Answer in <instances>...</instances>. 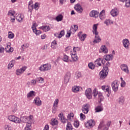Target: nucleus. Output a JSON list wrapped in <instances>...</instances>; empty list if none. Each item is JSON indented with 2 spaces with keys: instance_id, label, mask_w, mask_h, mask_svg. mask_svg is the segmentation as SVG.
<instances>
[{
  "instance_id": "f257e3e1",
  "label": "nucleus",
  "mask_w": 130,
  "mask_h": 130,
  "mask_svg": "<svg viewBox=\"0 0 130 130\" xmlns=\"http://www.w3.org/2000/svg\"><path fill=\"white\" fill-rule=\"evenodd\" d=\"M33 116L30 115L28 117L23 116L20 118L21 122L26 123V125L24 128V130H31V125L32 124V119Z\"/></svg>"
},
{
  "instance_id": "f03ea898",
  "label": "nucleus",
  "mask_w": 130,
  "mask_h": 130,
  "mask_svg": "<svg viewBox=\"0 0 130 130\" xmlns=\"http://www.w3.org/2000/svg\"><path fill=\"white\" fill-rule=\"evenodd\" d=\"M58 117H59L60 121L62 123H67V125L66 127V130H72L73 129V126H72V123L68 121V119L64 117V115H63V113H60L58 115Z\"/></svg>"
},
{
  "instance_id": "7ed1b4c3",
  "label": "nucleus",
  "mask_w": 130,
  "mask_h": 130,
  "mask_svg": "<svg viewBox=\"0 0 130 130\" xmlns=\"http://www.w3.org/2000/svg\"><path fill=\"white\" fill-rule=\"evenodd\" d=\"M109 72V70H108V68L104 67V70H102L99 73L100 79L102 80H104V79L107 77V75H108Z\"/></svg>"
},
{
  "instance_id": "20e7f679",
  "label": "nucleus",
  "mask_w": 130,
  "mask_h": 130,
  "mask_svg": "<svg viewBox=\"0 0 130 130\" xmlns=\"http://www.w3.org/2000/svg\"><path fill=\"white\" fill-rule=\"evenodd\" d=\"M8 119L15 123H20L21 122V119L16 117L15 115H10L8 116Z\"/></svg>"
},
{
  "instance_id": "39448f33",
  "label": "nucleus",
  "mask_w": 130,
  "mask_h": 130,
  "mask_svg": "<svg viewBox=\"0 0 130 130\" xmlns=\"http://www.w3.org/2000/svg\"><path fill=\"white\" fill-rule=\"evenodd\" d=\"M50 70H51V64L50 63L43 64L39 67V70L41 72H46Z\"/></svg>"
},
{
  "instance_id": "423d86ee",
  "label": "nucleus",
  "mask_w": 130,
  "mask_h": 130,
  "mask_svg": "<svg viewBox=\"0 0 130 130\" xmlns=\"http://www.w3.org/2000/svg\"><path fill=\"white\" fill-rule=\"evenodd\" d=\"M102 90L105 91L106 93H107V97H109L110 96V94H111V90H110V86L108 85H104L102 87Z\"/></svg>"
},
{
  "instance_id": "0eeeda50",
  "label": "nucleus",
  "mask_w": 130,
  "mask_h": 130,
  "mask_svg": "<svg viewBox=\"0 0 130 130\" xmlns=\"http://www.w3.org/2000/svg\"><path fill=\"white\" fill-rule=\"evenodd\" d=\"M71 72H68L66 73L64 76V80H63V82L64 84H68L69 82H70V79H71Z\"/></svg>"
},
{
  "instance_id": "6e6552de",
  "label": "nucleus",
  "mask_w": 130,
  "mask_h": 130,
  "mask_svg": "<svg viewBox=\"0 0 130 130\" xmlns=\"http://www.w3.org/2000/svg\"><path fill=\"white\" fill-rule=\"evenodd\" d=\"M89 108H90V105H89L88 104H85L83 105L82 106V111L85 114H87L89 112Z\"/></svg>"
},
{
  "instance_id": "1a4fd4ad",
  "label": "nucleus",
  "mask_w": 130,
  "mask_h": 130,
  "mask_svg": "<svg viewBox=\"0 0 130 130\" xmlns=\"http://www.w3.org/2000/svg\"><path fill=\"white\" fill-rule=\"evenodd\" d=\"M26 70H27V67L26 66L22 67L20 69H17L16 71V75H17V76H21Z\"/></svg>"
},
{
  "instance_id": "9d476101",
  "label": "nucleus",
  "mask_w": 130,
  "mask_h": 130,
  "mask_svg": "<svg viewBox=\"0 0 130 130\" xmlns=\"http://www.w3.org/2000/svg\"><path fill=\"white\" fill-rule=\"evenodd\" d=\"M112 88L114 92H117L118 90V81L117 80L114 81L112 83Z\"/></svg>"
},
{
  "instance_id": "9b49d317",
  "label": "nucleus",
  "mask_w": 130,
  "mask_h": 130,
  "mask_svg": "<svg viewBox=\"0 0 130 130\" xmlns=\"http://www.w3.org/2000/svg\"><path fill=\"white\" fill-rule=\"evenodd\" d=\"M85 95L88 99H92V89L87 88L85 92Z\"/></svg>"
},
{
  "instance_id": "f8f14e48",
  "label": "nucleus",
  "mask_w": 130,
  "mask_h": 130,
  "mask_svg": "<svg viewBox=\"0 0 130 130\" xmlns=\"http://www.w3.org/2000/svg\"><path fill=\"white\" fill-rule=\"evenodd\" d=\"M119 14V10L116 8H114L111 11V15L112 17H116V16H118Z\"/></svg>"
},
{
  "instance_id": "ddd939ff",
  "label": "nucleus",
  "mask_w": 130,
  "mask_h": 130,
  "mask_svg": "<svg viewBox=\"0 0 130 130\" xmlns=\"http://www.w3.org/2000/svg\"><path fill=\"white\" fill-rule=\"evenodd\" d=\"M94 124H95L94 120L90 119L85 124V126L86 127H88V128H92V127L94 125Z\"/></svg>"
},
{
  "instance_id": "4468645a",
  "label": "nucleus",
  "mask_w": 130,
  "mask_h": 130,
  "mask_svg": "<svg viewBox=\"0 0 130 130\" xmlns=\"http://www.w3.org/2000/svg\"><path fill=\"white\" fill-rule=\"evenodd\" d=\"M121 70L126 74H129L128 67H127V65L125 64H122L121 65Z\"/></svg>"
},
{
  "instance_id": "2eb2a0df",
  "label": "nucleus",
  "mask_w": 130,
  "mask_h": 130,
  "mask_svg": "<svg viewBox=\"0 0 130 130\" xmlns=\"http://www.w3.org/2000/svg\"><path fill=\"white\" fill-rule=\"evenodd\" d=\"M89 16L93 18H98L99 16V12L96 10H92L90 12Z\"/></svg>"
},
{
  "instance_id": "dca6fc26",
  "label": "nucleus",
  "mask_w": 130,
  "mask_h": 130,
  "mask_svg": "<svg viewBox=\"0 0 130 130\" xmlns=\"http://www.w3.org/2000/svg\"><path fill=\"white\" fill-rule=\"evenodd\" d=\"M74 9L76 10L77 13H79V14H82V13H83V8L80 4L76 5L74 7Z\"/></svg>"
},
{
  "instance_id": "f3484780",
  "label": "nucleus",
  "mask_w": 130,
  "mask_h": 130,
  "mask_svg": "<svg viewBox=\"0 0 130 130\" xmlns=\"http://www.w3.org/2000/svg\"><path fill=\"white\" fill-rule=\"evenodd\" d=\"M117 101L120 105H123L124 104V102L125 101V98L124 96L121 95L118 99Z\"/></svg>"
},
{
  "instance_id": "a211bd4d",
  "label": "nucleus",
  "mask_w": 130,
  "mask_h": 130,
  "mask_svg": "<svg viewBox=\"0 0 130 130\" xmlns=\"http://www.w3.org/2000/svg\"><path fill=\"white\" fill-rule=\"evenodd\" d=\"M78 36L79 37L80 40L81 41H85V39H86V37H87V35L86 34H83L82 32H79L78 34Z\"/></svg>"
},
{
  "instance_id": "6ab92c4d",
  "label": "nucleus",
  "mask_w": 130,
  "mask_h": 130,
  "mask_svg": "<svg viewBox=\"0 0 130 130\" xmlns=\"http://www.w3.org/2000/svg\"><path fill=\"white\" fill-rule=\"evenodd\" d=\"M122 43L124 47L127 49L128 48V46H129V41L127 39H124L122 41Z\"/></svg>"
},
{
  "instance_id": "aec40b11",
  "label": "nucleus",
  "mask_w": 130,
  "mask_h": 130,
  "mask_svg": "<svg viewBox=\"0 0 130 130\" xmlns=\"http://www.w3.org/2000/svg\"><path fill=\"white\" fill-rule=\"evenodd\" d=\"M35 104L37 105V106H41L42 105V102L40 100V98L39 97H37L34 100Z\"/></svg>"
},
{
  "instance_id": "412c9836",
  "label": "nucleus",
  "mask_w": 130,
  "mask_h": 130,
  "mask_svg": "<svg viewBox=\"0 0 130 130\" xmlns=\"http://www.w3.org/2000/svg\"><path fill=\"white\" fill-rule=\"evenodd\" d=\"M99 52L100 53L103 52V53H108V49H107L106 46L102 45L99 50Z\"/></svg>"
},
{
  "instance_id": "4be33fe9",
  "label": "nucleus",
  "mask_w": 130,
  "mask_h": 130,
  "mask_svg": "<svg viewBox=\"0 0 130 130\" xmlns=\"http://www.w3.org/2000/svg\"><path fill=\"white\" fill-rule=\"evenodd\" d=\"M98 28V24H93L92 26V32L94 35H97V34H99V32L97 31V29Z\"/></svg>"
},
{
  "instance_id": "5701e85b",
  "label": "nucleus",
  "mask_w": 130,
  "mask_h": 130,
  "mask_svg": "<svg viewBox=\"0 0 130 130\" xmlns=\"http://www.w3.org/2000/svg\"><path fill=\"white\" fill-rule=\"evenodd\" d=\"M99 42H101V38L98 34L95 35L94 40H93V43H99Z\"/></svg>"
},
{
  "instance_id": "b1692460",
  "label": "nucleus",
  "mask_w": 130,
  "mask_h": 130,
  "mask_svg": "<svg viewBox=\"0 0 130 130\" xmlns=\"http://www.w3.org/2000/svg\"><path fill=\"white\" fill-rule=\"evenodd\" d=\"M104 24L107 26H110V25H112V24H113V21L111 19H107L104 21Z\"/></svg>"
},
{
  "instance_id": "393cba45",
  "label": "nucleus",
  "mask_w": 130,
  "mask_h": 130,
  "mask_svg": "<svg viewBox=\"0 0 130 130\" xmlns=\"http://www.w3.org/2000/svg\"><path fill=\"white\" fill-rule=\"evenodd\" d=\"M104 58L105 60H112L113 59V55L110 54V55H106L104 56Z\"/></svg>"
},
{
  "instance_id": "a878e982",
  "label": "nucleus",
  "mask_w": 130,
  "mask_h": 130,
  "mask_svg": "<svg viewBox=\"0 0 130 130\" xmlns=\"http://www.w3.org/2000/svg\"><path fill=\"white\" fill-rule=\"evenodd\" d=\"M80 89H82V88L79 86H74L72 87V90L74 93H77V92H79V91H80Z\"/></svg>"
},
{
  "instance_id": "bb28decb",
  "label": "nucleus",
  "mask_w": 130,
  "mask_h": 130,
  "mask_svg": "<svg viewBox=\"0 0 130 130\" xmlns=\"http://www.w3.org/2000/svg\"><path fill=\"white\" fill-rule=\"evenodd\" d=\"M40 29H42L43 31H44V32H48V31H49L50 30V27L49 26H42L40 27Z\"/></svg>"
},
{
  "instance_id": "cd10ccee",
  "label": "nucleus",
  "mask_w": 130,
  "mask_h": 130,
  "mask_svg": "<svg viewBox=\"0 0 130 130\" xmlns=\"http://www.w3.org/2000/svg\"><path fill=\"white\" fill-rule=\"evenodd\" d=\"M16 61L15 60H12L10 62V63L8 65V70H11L13 67L15 65V63Z\"/></svg>"
},
{
  "instance_id": "c85d7f7f",
  "label": "nucleus",
  "mask_w": 130,
  "mask_h": 130,
  "mask_svg": "<svg viewBox=\"0 0 130 130\" xmlns=\"http://www.w3.org/2000/svg\"><path fill=\"white\" fill-rule=\"evenodd\" d=\"M99 17L101 20H104V19H105V10H103L100 12Z\"/></svg>"
},
{
  "instance_id": "c756f323",
  "label": "nucleus",
  "mask_w": 130,
  "mask_h": 130,
  "mask_svg": "<svg viewBox=\"0 0 130 130\" xmlns=\"http://www.w3.org/2000/svg\"><path fill=\"white\" fill-rule=\"evenodd\" d=\"M28 11L29 12H32V10L34 9V6H33V2L32 1H30L29 3H28Z\"/></svg>"
},
{
  "instance_id": "7c9ffc66",
  "label": "nucleus",
  "mask_w": 130,
  "mask_h": 130,
  "mask_svg": "<svg viewBox=\"0 0 130 130\" xmlns=\"http://www.w3.org/2000/svg\"><path fill=\"white\" fill-rule=\"evenodd\" d=\"M35 91L31 90L27 94V98H31V97H35Z\"/></svg>"
},
{
  "instance_id": "2f4dec72",
  "label": "nucleus",
  "mask_w": 130,
  "mask_h": 130,
  "mask_svg": "<svg viewBox=\"0 0 130 130\" xmlns=\"http://www.w3.org/2000/svg\"><path fill=\"white\" fill-rule=\"evenodd\" d=\"M94 64L96 67L101 66V58H98L94 61Z\"/></svg>"
},
{
  "instance_id": "473e14b6",
  "label": "nucleus",
  "mask_w": 130,
  "mask_h": 130,
  "mask_svg": "<svg viewBox=\"0 0 130 130\" xmlns=\"http://www.w3.org/2000/svg\"><path fill=\"white\" fill-rule=\"evenodd\" d=\"M95 112H101V111H103V107L102 106H98L95 108Z\"/></svg>"
},
{
  "instance_id": "72a5a7b5",
  "label": "nucleus",
  "mask_w": 130,
  "mask_h": 130,
  "mask_svg": "<svg viewBox=\"0 0 130 130\" xmlns=\"http://www.w3.org/2000/svg\"><path fill=\"white\" fill-rule=\"evenodd\" d=\"M28 47H29V45H28V44H24L21 45L20 50L21 51H24L25 49H26V48H28Z\"/></svg>"
},
{
  "instance_id": "f704fd0d",
  "label": "nucleus",
  "mask_w": 130,
  "mask_h": 130,
  "mask_svg": "<svg viewBox=\"0 0 130 130\" xmlns=\"http://www.w3.org/2000/svg\"><path fill=\"white\" fill-rule=\"evenodd\" d=\"M72 58L74 61H78V59H79V57L77 56L76 53H74L72 55Z\"/></svg>"
},
{
  "instance_id": "c9c22d12",
  "label": "nucleus",
  "mask_w": 130,
  "mask_h": 130,
  "mask_svg": "<svg viewBox=\"0 0 130 130\" xmlns=\"http://www.w3.org/2000/svg\"><path fill=\"white\" fill-rule=\"evenodd\" d=\"M62 19H63V16L61 14H59L56 17V21L57 22H60V21H62Z\"/></svg>"
},
{
  "instance_id": "e433bc0d",
  "label": "nucleus",
  "mask_w": 130,
  "mask_h": 130,
  "mask_svg": "<svg viewBox=\"0 0 130 130\" xmlns=\"http://www.w3.org/2000/svg\"><path fill=\"white\" fill-rule=\"evenodd\" d=\"M37 82L40 84H43V83H44V78L42 77H38L37 78Z\"/></svg>"
},
{
  "instance_id": "4c0bfd02",
  "label": "nucleus",
  "mask_w": 130,
  "mask_h": 130,
  "mask_svg": "<svg viewBox=\"0 0 130 130\" xmlns=\"http://www.w3.org/2000/svg\"><path fill=\"white\" fill-rule=\"evenodd\" d=\"M57 44V43H56V41H53L51 44L52 48H53V49H56V48L57 47L56 46Z\"/></svg>"
},
{
  "instance_id": "58836bf2",
  "label": "nucleus",
  "mask_w": 130,
  "mask_h": 130,
  "mask_svg": "<svg viewBox=\"0 0 130 130\" xmlns=\"http://www.w3.org/2000/svg\"><path fill=\"white\" fill-rule=\"evenodd\" d=\"M16 19L18 22H22L23 21V18H22L21 14H18L16 17Z\"/></svg>"
},
{
  "instance_id": "ea45409f",
  "label": "nucleus",
  "mask_w": 130,
  "mask_h": 130,
  "mask_svg": "<svg viewBox=\"0 0 130 130\" xmlns=\"http://www.w3.org/2000/svg\"><path fill=\"white\" fill-rule=\"evenodd\" d=\"M5 50L6 52H8L9 53H10V52H13L14 51V49L13 48V47H11L10 46V48H9V49L5 48Z\"/></svg>"
},
{
  "instance_id": "a19ab883",
  "label": "nucleus",
  "mask_w": 130,
  "mask_h": 130,
  "mask_svg": "<svg viewBox=\"0 0 130 130\" xmlns=\"http://www.w3.org/2000/svg\"><path fill=\"white\" fill-rule=\"evenodd\" d=\"M14 14H15V11L13 10H10L8 12L9 16H11V17H13V18H15V16H14Z\"/></svg>"
},
{
  "instance_id": "79ce46f5",
  "label": "nucleus",
  "mask_w": 130,
  "mask_h": 130,
  "mask_svg": "<svg viewBox=\"0 0 130 130\" xmlns=\"http://www.w3.org/2000/svg\"><path fill=\"white\" fill-rule=\"evenodd\" d=\"M125 7L126 8H129L130 7V0H125Z\"/></svg>"
},
{
  "instance_id": "37998d69",
  "label": "nucleus",
  "mask_w": 130,
  "mask_h": 130,
  "mask_svg": "<svg viewBox=\"0 0 130 130\" xmlns=\"http://www.w3.org/2000/svg\"><path fill=\"white\" fill-rule=\"evenodd\" d=\"M58 124V121H57V120L54 119L52 120L51 122V125H56V124Z\"/></svg>"
},
{
  "instance_id": "c03bdc74",
  "label": "nucleus",
  "mask_w": 130,
  "mask_h": 130,
  "mask_svg": "<svg viewBox=\"0 0 130 130\" xmlns=\"http://www.w3.org/2000/svg\"><path fill=\"white\" fill-rule=\"evenodd\" d=\"M88 68L91 69V70H94L95 69V65H94L92 62H90L88 64Z\"/></svg>"
},
{
  "instance_id": "a18cd8bd",
  "label": "nucleus",
  "mask_w": 130,
  "mask_h": 130,
  "mask_svg": "<svg viewBox=\"0 0 130 130\" xmlns=\"http://www.w3.org/2000/svg\"><path fill=\"white\" fill-rule=\"evenodd\" d=\"M63 60L66 62H68L69 61V56L67 55H63Z\"/></svg>"
},
{
  "instance_id": "49530a36",
  "label": "nucleus",
  "mask_w": 130,
  "mask_h": 130,
  "mask_svg": "<svg viewBox=\"0 0 130 130\" xmlns=\"http://www.w3.org/2000/svg\"><path fill=\"white\" fill-rule=\"evenodd\" d=\"M14 36H15L14 35V34L12 33V32H9L8 33V38H9L10 39L14 38Z\"/></svg>"
},
{
  "instance_id": "de8ad7c7",
  "label": "nucleus",
  "mask_w": 130,
  "mask_h": 130,
  "mask_svg": "<svg viewBox=\"0 0 130 130\" xmlns=\"http://www.w3.org/2000/svg\"><path fill=\"white\" fill-rule=\"evenodd\" d=\"M92 95L94 97H96V96H97V95H98V91H97V89H94L93 90L92 92Z\"/></svg>"
},
{
  "instance_id": "09e8293b",
  "label": "nucleus",
  "mask_w": 130,
  "mask_h": 130,
  "mask_svg": "<svg viewBox=\"0 0 130 130\" xmlns=\"http://www.w3.org/2000/svg\"><path fill=\"white\" fill-rule=\"evenodd\" d=\"M5 130H12V126L11 125H6L5 126Z\"/></svg>"
},
{
  "instance_id": "8fccbe9b",
  "label": "nucleus",
  "mask_w": 130,
  "mask_h": 130,
  "mask_svg": "<svg viewBox=\"0 0 130 130\" xmlns=\"http://www.w3.org/2000/svg\"><path fill=\"white\" fill-rule=\"evenodd\" d=\"M63 35H64V30H62L60 32L58 38H61V37H62V36H63Z\"/></svg>"
},
{
  "instance_id": "3c124183",
  "label": "nucleus",
  "mask_w": 130,
  "mask_h": 130,
  "mask_svg": "<svg viewBox=\"0 0 130 130\" xmlns=\"http://www.w3.org/2000/svg\"><path fill=\"white\" fill-rule=\"evenodd\" d=\"M80 50H81V48H80L79 47H74L73 48V51H74V53H76V52H77V51H80Z\"/></svg>"
},
{
  "instance_id": "603ef678",
  "label": "nucleus",
  "mask_w": 130,
  "mask_h": 130,
  "mask_svg": "<svg viewBox=\"0 0 130 130\" xmlns=\"http://www.w3.org/2000/svg\"><path fill=\"white\" fill-rule=\"evenodd\" d=\"M33 32L34 33H35L36 34V35H39L41 34V31L38 30L37 29H36H36L33 30Z\"/></svg>"
},
{
  "instance_id": "864d4df0",
  "label": "nucleus",
  "mask_w": 130,
  "mask_h": 130,
  "mask_svg": "<svg viewBox=\"0 0 130 130\" xmlns=\"http://www.w3.org/2000/svg\"><path fill=\"white\" fill-rule=\"evenodd\" d=\"M80 119L81 120H84V119L86 118V116L84 115L83 113H80Z\"/></svg>"
},
{
  "instance_id": "5fc2aeb1",
  "label": "nucleus",
  "mask_w": 130,
  "mask_h": 130,
  "mask_svg": "<svg viewBox=\"0 0 130 130\" xmlns=\"http://www.w3.org/2000/svg\"><path fill=\"white\" fill-rule=\"evenodd\" d=\"M58 99H56L53 104V106H55V107H58L57 105H58Z\"/></svg>"
},
{
  "instance_id": "6e6d98bb",
  "label": "nucleus",
  "mask_w": 130,
  "mask_h": 130,
  "mask_svg": "<svg viewBox=\"0 0 130 130\" xmlns=\"http://www.w3.org/2000/svg\"><path fill=\"white\" fill-rule=\"evenodd\" d=\"M98 95L99 96V99L100 100V101H102V100H103V96H102V93H98Z\"/></svg>"
},
{
  "instance_id": "4d7b16f0",
  "label": "nucleus",
  "mask_w": 130,
  "mask_h": 130,
  "mask_svg": "<svg viewBox=\"0 0 130 130\" xmlns=\"http://www.w3.org/2000/svg\"><path fill=\"white\" fill-rule=\"evenodd\" d=\"M57 109V107H55L54 106H53L52 113H56Z\"/></svg>"
},
{
  "instance_id": "13d9d810",
  "label": "nucleus",
  "mask_w": 130,
  "mask_h": 130,
  "mask_svg": "<svg viewBox=\"0 0 130 130\" xmlns=\"http://www.w3.org/2000/svg\"><path fill=\"white\" fill-rule=\"evenodd\" d=\"M37 83V80L32 79L31 81V83L33 85V86H35Z\"/></svg>"
},
{
  "instance_id": "bf43d9fd",
  "label": "nucleus",
  "mask_w": 130,
  "mask_h": 130,
  "mask_svg": "<svg viewBox=\"0 0 130 130\" xmlns=\"http://www.w3.org/2000/svg\"><path fill=\"white\" fill-rule=\"evenodd\" d=\"M74 126H75V127H78L80 125V123H79V121H75L74 123Z\"/></svg>"
},
{
  "instance_id": "052dcab7",
  "label": "nucleus",
  "mask_w": 130,
  "mask_h": 130,
  "mask_svg": "<svg viewBox=\"0 0 130 130\" xmlns=\"http://www.w3.org/2000/svg\"><path fill=\"white\" fill-rule=\"evenodd\" d=\"M126 83H125V81H124V80H122V81H121V87H122V88H124V87L125 86Z\"/></svg>"
},
{
  "instance_id": "680f3d73",
  "label": "nucleus",
  "mask_w": 130,
  "mask_h": 130,
  "mask_svg": "<svg viewBox=\"0 0 130 130\" xmlns=\"http://www.w3.org/2000/svg\"><path fill=\"white\" fill-rule=\"evenodd\" d=\"M81 76L82 74H81V72H77L76 73V78H77V79H79V78H81Z\"/></svg>"
},
{
  "instance_id": "e2e57ef3",
  "label": "nucleus",
  "mask_w": 130,
  "mask_h": 130,
  "mask_svg": "<svg viewBox=\"0 0 130 130\" xmlns=\"http://www.w3.org/2000/svg\"><path fill=\"white\" fill-rule=\"evenodd\" d=\"M5 51V48L2 46H0V53H3Z\"/></svg>"
},
{
  "instance_id": "0e129e2a",
  "label": "nucleus",
  "mask_w": 130,
  "mask_h": 130,
  "mask_svg": "<svg viewBox=\"0 0 130 130\" xmlns=\"http://www.w3.org/2000/svg\"><path fill=\"white\" fill-rule=\"evenodd\" d=\"M71 33H72V34H74L76 31H75V29L73 26H71L70 30H69Z\"/></svg>"
},
{
  "instance_id": "69168bd1",
  "label": "nucleus",
  "mask_w": 130,
  "mask_h": 130,
  "mask_svg": "<svg viewBox=\"0 0 130 130\" xmlns=\"http://www.w3.org/2000/svg\"><path fill=\"white\" fill-rule=\"evenodd\" d=\"M36 25H37L36 23L33 24L32 26H31V29H32V30L36 29Z\"/></svg>"
},
{
  "instance_id": "338daca9",
  "label": "nucleus",
  "mask_w": 130,
  "mask_h": 130,
  "mask_svg": "<svg viewBox=\"0 0 130 130\" xmlns=\"http://www.w3.org/2000/svg\"><path fill=\"white\" fill-rule=\"evenodd\" d=\"M39 4L38 3H36L35 4V6L34 7V9H35V10H37V8H39Z\"/></svg>"
},
{
  "instance_id": "774afa93",
  "label": "nucleus",
  "mask_w": 130,
  "mask_h": 130,
  "mask_svg": "<svg viewBox=\"0 0 130 130\" xmlns=\"http://www.w3.org/2000/svg\"><path fill=\"white\" fill-rule=\"evenodd\" d=\"M47 47H48L47 45H45L43 47H42V49L43 50H45V49H47Z\"/></svg>"
}]
</instances>
